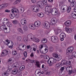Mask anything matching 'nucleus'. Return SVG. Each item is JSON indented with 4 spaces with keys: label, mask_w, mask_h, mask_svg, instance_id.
Listing matches in <instances>:
<instances>
[{
    "label": "nucleus",
    "mask_w": 76,
    "mask_h": 76,
    "mask_svg": "<svg viewBox=\"0 0 76 76\" xmlns=\"http://www.w3.org/2000/svg\"><path fill=\"white\" fill-rule=\"evenodd\" d=\"M40 25H41V22L39 21H36L34 23V26L37 27L39 26Z\"/></svg>",
    "instance_id": "19"
},
{
    "label": "nucleus",
    "mask_w": 76,
    "mask_h": 76,
    "mask_svg": "<svg viewBox=\"0 0 76 76\" xmlns=\"http://www.w3.org/2000/svg\"><path fill=\"white\" fill-rule=\"evenodd\" d=\"M68 1L70 2V6L71 7H75L76 4L75 2V0H69Z\"/></svg>",
    "instance_id": "8"
},
{
    "label": "nucleus",
    "mask_w": 76,
    "mask_h": 76,
    "mask_svg": "<svg viewBox=\"0 0 76 76\" xmlns=\"http://www.w3.org/2000/svg\"><path fill=\"white\" fill-rule=\"evenodd\" d=\"M7 25L9 26V27H12V24L9 22H7Z\"/></svg>",
    "instance_id": "42"
},
{
    "label": "nucleus",
    "mask_w": 76,
    "mask_h": 76,
    "mask_svg": "<svg viewBox=\"0 0 76 76\" xmlns=\"http://www.w3.org/2000/svg\"><path fill=\"white\" fill-rule=\"evenodd\" d=\"M11 71H12V70H10V69H9L7 70V73H8V74L9 73H11Z\"/></svg>",
    "instance_id": "59"
},
{
    "label": "nucleus",
    "mask_w": 76,
    "mask_h": 76,
    "mask_svg": "<svg viewBox=\"0 0 76 76\" xmlns=\"http://www.w3.org/2000/svg\"><path fill=\"white\" fill-rule=\"evenodd\" d=\"M15 14H14L13 13L12 14H11L10 15V17L11 19H13V18H15Z\"/></svg>",
    "instance_id": "40"
},
{
    "label": "nucleus",
    "mask_w": 76,
    "mask_h": 76,
    "mask_svg": "<svg viewBox=\"0 0 76 76\" xmlns=\"http://www.w3.org/2000/svg\"><path fill=\"white\" fill-rule=\"evenodd\" d=\"M16 58H20V53H19L16 56Z\"/></svg>",
    "instance_id": "55"
},
{
    "label": "nucleus",
    "mask_w": 76,
    "mask_h": 76,
    "mask_svg": "<svg viewBox=\"0 0 76 76\" xmlns=\"http://www.w3.org/2000/svg\"><path fill=\"white\" fill-rule=\"evenodd\" d=\"M35 75L36 76H40V75H41V70L39 69H37L35 71Z\"/></svg>",
    "instance_id": "15"
},
{
    "label": "nucleus",
    "mask_w": 76,
    "mask_h": 76,
    "mask_svg": "<svg viewBox=\"0 0 76 76\" xmlns=\"http://www.w3.org/2000/svg\"><path fill=\"white\" fill-rule=\"evenodd\" d=\"M12 54L13 56H16L17 54V52L15 50L12 52Z\"/></svg>",
    "instance_id": "47"
},
{
    "label": "nucleus",
    "mask_w": 76,
    "mask_h": 76,
    "mask_svg": "<svg viewBox=\"0 0 76 76\" xmlns=\"http://www.w3.org/2000/svg\"><path fill=\"white\" fill-rule=\"evenodd\" d=\"M5 12H7L8 13H9V12H10V11L9 10H6L4 11Z\"/></svg>",
    "instance_id": "60"
},
{
    "label": "nucleus",
    "mask_w": 76,
    "mask_h": 76,
    "mask_svg": "<svg viewBox=\"0 0 76 76\" xmlns=\"http://www.w3.org/2000/svg\"><path fill=\"white\" fill-rule=\"evenodd\" d=\"M52 56L53 57L57 58V57H58V54L57 53H53Z\"/></svg>",
    "instance_id": "27"
},
{
    "label": "nucleus",
    "mask_w": 76,
    "mask_h": 76,
    "mask_svg": "<svg viewBox=\"0 0 76 76\" xmlns=\"http://www.w3.org/2000/svg\"><path fill=\"white\" fill-rule=\"evenodd\" d=\"M21 39L22 37L21 36H17L16 38V39L18 41H21Z\"/></svg>",
    "instance_id": "32"
},
{
    "label": "nucleus",
    "mask_w": 76,
    "mask_h": 76,
    "mask_svg": "<svg viewBox=\"0 0 76 76\" xmlns=\"http://www.w3.org/2000/svg\"><path fill=\"white\" fill-rule=\"evenodd\" d=\"M54 31L55 32V33L56 34H58V29H54Z\"/></svg>",
    "instance_id": "58"
},
{
    "label": "nucleus",
    "mask_w": 76,
    "mask_h": 76,
    "mask_svg": "<svg viewBox=\"0 0 76 76\" xmlns=\"http://www.w3.org/2000/svg\"><path fill=\"white\" fill-rule=\"evenodd\" d=\"M71 7L69 6L68 7V9H67V10H66L67 12L68 13H69V12H70L71 11Z\"/></svg>",
    "instance_id": "39"
},
{
    "label": "nucleus",
    "mask_w": 76,
    "mask_h": 76,
    "mask_svg": "<svg viewBox=\"0 0 76 76\" xmlns=\"http://www.w3.org/2000/svg\"><path fill=\"white\" fill-rule=\"evenodd\" d=\"M67 62V61L66 60H62L61 62V64L62 65H64L66 62Z\"/></svg>",
    "instance_id": "34"
},
{
    "label": "nucleus",
    "mask_w": 76,
    "mask_h": 76,
    "mask_svg": "<svg viewBox=\"0 0 76 76\" xmlns=\"http://www.w3.org/2000/svg\"><path fill=\"white\" fill-rule=\"evenodd\" d=\"M37 16L40 18H42L44 16V15H43L42 13V14L39 13L37 14Z\"/></svg>",
    "instance_id": "38"
},
{
    "label": "nucleus",
    "mask_w": 76,
    "mask_h": 76,
    "mask_svg": "<svg viewBox=\"0 0 76 76\" xmlns=\"http://www.w3.org/2000/svg\"><path fill=\"white\" fill-rule=\"evenodd\" d=\"M64 25L65 26H66V27L67 26H70L71 25V21L70 20H68L64 23Z\"/></svg>",
    "instance_id": "14"
},
{
    "label": "nucleus",
    "mask_w": 76,
    "mask_h": 76,
    "mask_svg": "<svg viewBox=\"0 0 76 76\" xmlns=\"http://www.w3.org/2000/svg\"><path fill=\"white\" fill-rule=\"evenodd\" d=\"M8 62L9 63H10V64H11V63H13V60L12 59H10L8 60Z\"/></svg>",
    "instance_id": "53"
},
{
    "label": "nucleus",
    "mask_w": 76,
    "mask_h": 76,
    "mask_svg": "<svg viewBox=\"0 0 76 76\" xmlns=\"http://www.w3.org/2000/svg\"><path fill=\"white\" fill-rule=\"evenodd\" d=\"M8 6V4H7V3L2 4L0 5V10L4 9V8H5V7H7Z\"/></svg>",
    "instance_id": "16"
},
{
    "label": "nucleus",
    "mask_w": 76,
    "mask_h": 76,
    "mask_svg": "<svg viewBox=\"0 0 76 76\" xmlns=\"http://www.w3.org/2000/svg\"><path fill=\"white\" fill-rule=\"evenodd\" d=\"M39 50L41 53H42V54H44V52L41 49H39Z\"/></svg>",
    "instance_id": "62"
},
{
    "label": "nucleus",
    "mask_w": 76,
    "mask_h": 76,
    "mask_svg": "<svg viewBox=\"0 0 76 76\" xmlns=\"http://www.w3.org/2000/svg\"><path fill=\"white\" fill-rule=\"evenodd\" d=\"M34 41L36 42H39V39L36 37H35Z\"/></svg>",
    "instance_id": "44"
},
{
    "label": "nucleus",
    "mask_w": 76,
    "mask_h": 76,
    "mask_svg": "<svg viewBox=\"0 0 76 76\" xmlns=\"http://www.w3.org/2000/svg\"><path fill=\"white\" fill-rule=\"evenodd\" d=\"M12 23L14 24H17V23H18V20H15L13 21Z\"/></svg>",
    "instance_id": "52"
},
{
    "label": "nucleus",
    "mask_w": 76,
    "mask_h": 76,
    "mask_svg": "<svg viewBox=\"0 0 76 76\" xmlns=\"http://www.w3.org/2000/svg\"><path fill=\"white\" fill-rule=\"evenodd\" d=\"M49 13H51L52 15H56V14L57 13V11H56L55 10H53V9H51L50 10V11H49Z\"/></svg>",
    "instance_id": "13"
},
{
    "label": "nucleus",
    "mask_w": 76,
    "mask_h": 76,
    "mask_svg": "<svg viewBox=\"0 0 76 76\" xmlns=\"http://www.w3.org/2000/svg\"><path fill=\"white\" fill-rule=\"evenodd\" d=\"M49 51L51 53V52H53V51H54V48L53 47H50L49 48Z\"/></svg>",
    "instance_id": "43"
},
{
    "label": "nucleus",
    "mask_w": 76,
    "mask_h": 76,
    "mask_svg": "<svg viewBox=\"0 0 76 76\" xmlns=\"http://www.w3.org/2000/svg\"><path fill=\"white\" fill-rule=\"evenodd\" d=\"M21 68L22 70H23L24 69H25V66H21L20 67Z\"/></svg>",
    "instance_id": "63"
},
{
    "label": "nucleus",
    "mask_w": 76,
    "mask_h": 76,
    "mask_svg": "<svg viewBox=\"0 0 76 76\" xmlns=\"http://www.w3.org/2000/svg\"><path fill=\"white\" fill-rule=\"evenodd\" d=\"M42 27L44 28H46V29H49L50 27V23L46 21L43 24Z\"/></svg>",
    "instance_id": "4"
},
{
    "label": "nucleus",
    "mask_w": 76,
    "mask_h": 76,
    "mask_svg": "<svg viewBox=\"0 0 76 76\" xmlns=\"http://www.w3.org/2000/svg\"><path fill=\"white\" fill-rule=\"evenodd\" d=\"M18 10L20 12H23L24 11V8L22 7H18Z\"/></svg>",
    "instance_id": "31"
},
{
    "label": "nucleus",
    "mask_w": 76,
    "mask_h": 76,
    "mask_svg": "<svg viewBox=\"0 0 76 76\" xmlns=\"http://www.w3.org/2000/svg\"><path fill=\"white\" fill-rule=\"evenodd\" d=\"M66 29V31L67 32V33H68L69 34L70 33H71L72 32V28H67V27H66L65 28Z\"/></svg>",
    "instance_id": "22"
},
{
    "label": "nucleus",
    "mask_w": 76,
    "mask_h": 76,
    "mask_svg": "<svg viewBox=\"0 0 76 76\" xmlns=\"http://www.w3.org/2000/svg\"><path fill=\"white\" fill-rule=\"evenodd\" d=\"M10 40H8V39H7L5 41L4 43L6 45L9 46L8 45L10 44Z\"/></svg>",
    "instance_id": "30"
},
{
    "label": "nucleus",
    "mask_w": 76,
    "mask_h": 76,
    "mask_svg": "<svg viewBox=\"0 0 76 76\" xmlns=\"http://www.w3.org/2000/svg\"><path fill=\"white\" fill-rule=\"evenodd\" d=\"M61 46L63 48H65L66 47V43L65 42L62 43L61 44Z\"/></svg>",
    "instance_id": "36"
},
{
    "label": "nucleus",
    "mask_w": 76,
    "mask_h": 76,
    "mask_svg": "<svg viewBox=\"0 0 76 76\" xmlns=\"http://www.w3.org/2000/svg\"><path fill=\"white\" fill-rule=\"evenodd\" d=\"M66 66H69L71 64V61H66Z\"/></svg>",
    "instance_id": "45"
},
{
    "label": "nucleus",
    "mask_w": 76,
    "mask_h": 76,
    "mask_svg": "<svg viewBox=\"0 0 76 76\" xmlns=\"http://www.w3.org/2000/svg\"><path fill=\"white\" fill-rule=\"evenodd\" d=\"M73 47H71L69 48L66 50V55H69V53H71L73 51Z\"/></svg>",
    "instance_id": "7"
},
{
    "label": "nucleus",
    "mask_w": 76,
    "mask_h": 76,
    "mask_svg": "<svg viewBox=\"0 0 76 76\" xmlns=\"http://www.w3.org/2000/svg\"><path fill=\"white\" fill-rule=\"evenodd\" d=\"M57 22V19L54 18L52 19L51 20V22L50 23L51 25H55V24Z\"/></svg>",
    "instance_id": "6"
},
{
    "label": "nucleus",
    "mask_w": 76,
    "mask_h": 76,
    "mask_svg": "<svg viewBox=\"0 0 76 76\" xmlns=\"http://www.w3.org/2000/svg\"><path fill=\"white\" fill-rule=\"evenodd\" d=\"M57 58V60L59 61L61 60V58H62V56L60 55H59L58 56Z\"/></svg>",
    "instance_id": "41"
},
{
    "label": "nucleus",
    "mask_w": 76,
    "mask_h": 76,
    "mask_svg": "<svg viewBox=\"0 0 76 76\" xmlns=\"http://www.w3.org/2000/svg\"><path fill=\"white\" fill-rule=\"evenodd\" d=\"M16 67H17V63H15L12 65L10 64L8 65V68L9 69H11L12 68H16Z\"/></svg>",
    "instance_id": "11"
},
{
    "label": "nucleus",
    "mask_w": 76,
    "mask_h": 76,
    "mask_svg": "<svg viewBox=\"0 0 76 76\" xmlns=\"http://www.w3.org/2000/svg\"><path fill=\"white\" fill-rule=\"evenodd\" d=\"M72 56L74 58H76V53L75 52H73L72 54Z\"/></svg>",
    "instance_id": "35"
},
{
    "label": "nucleus",
    "mask_w": 76,
    "mask_h": 76,
    "mask_svg": "<svg viewBox=\"0 0 76 76\" xmlns=\"http://www.w3.org/2000/svg\"><path fill=\"white\" fill-rule=\"evenodd\" d=\"M2 31H4V32L7 33V28H6V25H3L1 26L0 27Z\"/></svg>",
    "instance_id": "9"
},
{
    "label": "nucleus",
    "mask_w": 76,
    "mask_h": 76,
    "mask_svg": "<svg viewBox=\"0 0 76 76\" xmlns=\"http://www.w3.org/2000/svg\"><path fill=\"white\" fill-rule=\"evenodd\" d=\"M3 75H4V76H8L9 75V73L7 72H5L4 73Z\"/></svg>",
    "instance_id": "51"
},
{
    "label": "nucleus",
    "mask_w": 76,
    "mask_h": 76,
    "mask_svg": "<svg viewBox=\"0 0 76 76\" xmlns=\"http://www.w3.org/2000/svg\"><path fill=\"white\" fill-rule=\"evenodd\" d=\"M41 42L43 44H45L47 42V40L46 38H44L42 39Z\"/></svg>",
    "instance_id": "26"
},
{
    "label": "nucleus",
    "mask_w": 76,
    "mask_h": 76,
    "mask_svg": "<svg viewBox=\"0 0 76 76\" xmlns=\"http://www.w3.org/2000/svg\"><path fill=\"white\" fill-rule=\"evenodd\" d=\"M28 53H27V51H24L23 53V55L25 57V58H26L27 57V56L28 55Z\"/></svg>",
    "instance_id": "33"
},
{
    "label": "nucleus",
    "mask_w": 76,
    "mask_h": 76,
    "mask_svg": "<svg viewBox=\"0 0 76 76\" xmlns=\"http://www.w3.org/2000/svg\"><path fill=\"white\" fill-rule=\"evenodd\" d=\"M21 23L22 25H26V21L25 19H22L21 20Z\"/></svg>",
    "instance_id": "20"
},
{
    "label": "nucleus",
    "mask_w": 76,
    "mask_h": 76,
    "mask_svg": "<svg viewBox=\"0 0 76 76\" xmlns=\"http://www.w3.org/2000/svg\"><path fill=\"white\" fill-rule=\"evenodd\" d=\"M17 31L21 33V34H23V30L21 28H18L17 29Z\"/></svg>",
    "instance_id": "29"
},
{
    "label": "nucleus",
    "mask_w": 76,
    "mask_h": 76,
    "mask_svg": "<svg viewBox=\"0 0 76 76\" xmlns=\"http://www.w3.org/2000/svg\"><path fill=\"white\" fill-rule=\"evenodd\" d=\"M27 40L28 39H27V37L26 36H25L23 39V40L24 42H26V41H27Z\"/></svg>",
    "instance_id": "50"
},
{
    "label": "nucleus",
    "mask_w": 76,
    "mask_h": 76,
    "mask_svg": "<svg viewBox=\"0 0 76 76\" xmlns=\"http://www.w3.org/2000/svg\"><path fill=\"white\" fill-rule=\"evenodd\" d=\"M12 73L13 75H16L17 73L18 75L19 76V75H21V72H20V68H19L14 69L12 70Z\"/></svg>",
    "instance_id": "2"
},
{
    "label": "nucleus",
    "mask_w": 76,
    "mask_h": 76,
    "mask_svg": "<svg viewBox=\"0 0 76 76\" xmlns=\"http://www.w3.org/2000/svg\"><path fill=\"white\" fill-rule=\"evenodd\" d=\"M11 45H10L9 47L10 48H12V47L13 45V42H12V43H11Z\"/></svg>",
    "instance_id": "56"
},
{
    "label": "nucleus",
    "mask_w": 76,
    "mask_h": 76,
    "mask_svg": "<svg viewBox=\"0 0 76 76\" xmlns=\"http://www.w3.org/2000/svg\"><path fill=\"white\" fill-rule=\"evenodd\" d=\"M20 2V0H17L14 2V4H19Z\"/></svg>",
    "instance_id": "48"
},
{
    "label": "nucleus",
    "mask_w": 76,
    "mask_h": 76,
    "mask_svg": "<svg viewBox=\"0 0 76 76\" xmlns=\"http://www.w3.org/2000/svg\"><path fill=\"white\" fill-rule=\"evenodd\" d=\"M66 11V8H65V7L63 6H62L61 8V11L62 12V13H63V12H65Z\"/></svg>",
    "instance_id": "23"
},
{
    "label": "nucleus",
    "mask_w": 76,
    "mask_h": 76,
    "mask_svg": "<svg viewBox=\"0 0 76 76\" xmlns=\"http://www.w3.org/2000/svg\"><path fill=\"white\" fill-rule=\"evenodd\" d=\"M31 9L34 12H37L38 10H39V8L38 6H32L31 7Z\"/></svg>",
    "instance_id": "5"
},
{
    "label": "nucleus",
    "mask_w": 76,
    "mask_h": 76,
    "mask_svg": "<svg viewBox=\"0 0 76 76\" xmlns=\"http://www.w3.org/2000/svg\"><path fill=\"white\" fill-rule=\"evenodd\" d=\"M33 66L32 63H30L28 64V66L30 67H32Z\"/></svg>",
    "instance_id": "57"
},
{
    "label": "nucleus",
    "mask_w": 76,
    "mask_h": 76,
    "mask_svg": "<svg viewBox=\"0 0 76 76\" xmlns=\"http://www.w3.org/2000/svg\"><path fill=\"white\" fill-rule=\"evenodd\" d=\"M42 3H43L42 1H39L37 2L36 4L37 6H39V8H41V6L42 5Z\"/></svg>",
    "instance_id": "21"
},
{
    "label": "nucleus",
    "mask_w": 76,
    "mask_h": 76,
    "mask_svg": "<svg viewBox=\"0 0 76 76\" xmlns=\"http://www.w3.org/2000/svg\"><path fill=\"white\" fill-rule=\"evenodd\" d=\"M8 52L9 51L6 50H3V52L1 53V57H5V56H6Z\"/></svg>",
    "instance_id": "10"
},
{
    "label": "nucleus",
    "mask_w": 76,
    "mask_h": 76,
    "mask_svg": "<svg viewBox=\"0 0 76 76\" xmlns=\"http://www.w3.org/2000/svg\"><path fill=\"white\" fill-rule=\"evenodd\" d=\"M73 18L76 19V12H72V14Z\"/></svg>",
    "instance_id": "28"
},
{
    "label": "nucleus",
    "mask_w": 76,
    "mask_h": 76,
    "mask_svg": "<svg viewBox=\"0 0 76 76\" xmlns=\"http://www.w3.org/2000/svg\"><path fill=\"white\" fill-rule=\"evenodd\" d=\"M27 37L28 38L30 39H31L33 40V41L34 40L35 38V37L32 34H28V35Z\"/></svg>",
    "instance_id": "17"
},
{
    "label": "nucleus",
    "mask_w": 76,
    "mask_h": 76,
    "mask_svg": "<svg viewBox=\"0 0 76 76\" xmlns=\"http://www.w3.org/2000/svg\"><path fill=\"white\" fill-rule=\"evenodd\" d=\"M28 29V27H27V26L26 25H24L23 26V29L24 30V31H26Z\"/></svg>",
    "instance_id": "37"
},
{
    "label": "nucleus",
    "mask_w": 76,
    "mask_h": 76,
    "mask_svg": "<svg viewBox=\"0 0 76 76\" xmlns=\"http://www.w3.org/2000/svg\"><path fill=\"white\" fill-rule=\"evenodd\" d=\"M11 11L12 13H14V12H15V13H18V12H19V10L16 8H14L13 9H12L11 10Z\"/></svg>",
    "instance_id": "25"
},
{
    "label": "nucleus",
    "mask_w": 76,
    "mask_h": 76,
    "mask_svg": "<svg viewBox=\"0 0 76 76\" xmlns=\"http://www.w3.org/2000/svg\"><path fill=\"white\" fill-rule=\"evenodd\" d=\"M60 37L61 38V41H62L64 40V38H63L66 37V34H64L63 33H62L60 34Z\"/></svg>",
    "instance_id": "12"
},
{
    "label": "nucleus",
    "mask_w": 76,
    "mask_h": 76,
    "mask_svg": "<svg viewBox=\"0 0 76 76\" xmlns=\"http://www.w3.org/2000/svg\"><path fill=\"white\" fill-rule=\"evenodd\" d=\"M28 27L29 28L32 30L35 29V27H34V25L32 24H31L29 25Z\"/></svg>",
    "instance_id": "24"
},
{
    "label": "nucleus",
    "mask_w": 76,
    "mask_h": 76,
    "mask_svg": "<svg viewBox=\"0 0 76 76\" xmlns=\"http://www.w3.org/2000/svg\"><path fill=\"white\" fill-rule=\"evenodd\" d=\"M70 68L69 66L67 67L66 68V72H69V75H71L72 73V71L70 70Z\"/></svg>",
    "instance_id": "18"
},
{
    "label": "nucleus",
    "mask_w": 76,
    "mask_h": 76,
    "mask_svg": "<svg viewBox=\"0 0 76 76\" xmlns=\"http://www.w3.org/2000/svg\"><path fill=\"white\" fill-rule=\"evenodd\" d=\"M73 10H74V11H75V12H76V6L75 7L74 9H73Z\"/></svg>",
    "instance_id": "64"
},
{
    "label": "nucleus",
    "mask_w": 76,
    "mask_h": 76,
    "mask_svg": "<svg viewBox=\"0 0 76 76\" xmlns=\"http://www.w3.org/2000/svg\"><path fill=\"white\" fill-rule=\"evenodd\" d=\"M51 40L54 43H57L58 42V37L56 36H52L51 38Z\"/></svg>",
    "instance_id": "3"
},
{
    "label": "nucleus",
    "mask_w": 76,
    "mask_h": 76,
    "mask_svg": "<svg viewBox=\"0 0 76 76\" xmlns=\"http://www.w3.org/2000/svg\"><path fill=\"white\" fill-rule=\"evenodd\" d=\"M46 59L47 60L48 64H49V66H51L53 64H54L56 62V60L53 58H50L48 56H46Z\"/></svg>",
    "instance_id": "1"
},
{
    "label": "nucleus",
    "mask_w": 76,
    "mask_h": 76,
    "mask_svg": "<svg viewBox=\"0 0 76 76\" xmlns=\"http://www.w3.org/2000/svg\"><path fill=\"white\" fill-rule=\"evenodd\" d=\"M48 48H46L45 49V52H44V54H46L48 52Z\"/></svg>",
    "instance_id": "49"
},
{
    "label": "nucleus",
    "mask_w": 76,
    "mask_h": 76,
    "mask_svg": "<svg viewBox=\"0 0 76 76\" xmlns=\"http://www.w3.org/2000/svg\"><path fill=\"white\" fill-rule=\"evenodd\" d=\"M60 66H61V63H59L56 65V67H60Z\"/></svg>",
    "instance_id": "54"
},
{
    "label": "nucleus",
    "mask_w": 76,
    "mask_h": 76,
    "mask_svg": "<svg viewBox=\"0 0 76 76\" xmlns=\"http://www.w3.org/2000/svg\"><path fill=\"white\" fill-rule=\"evenodd\" d=\"M60 70L61 71H63V70H64V67H61L60 69Z\"/></svg>",
    "instance_id": "61"
},
{
    "label": "nucleus",
    "mask_w": 76,
    "mask_h": 76,
    "mask_svg": "<svg viewBox=\"0 0 76 76\" xmlns=\"http://www.w3.org/2000/svg\"><path fill=\"white\" fill-rule=\"evenodd\" d=\"M36 65L37 67H40V63L39 61L36 62Z\"/></svg>",
    "instance_id": "46"
}]
</instances>
